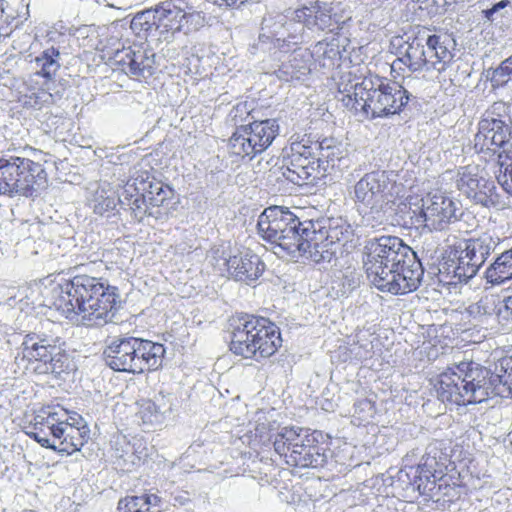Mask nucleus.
<instances>
[{
    "instance_id": "obj_23",
    "label": "nucleus",
    "mask_w": 512,
    "mask_h": 512,
    "mask_svg": "<svg viewBox=\"0 0 512 512\" xmlns=\"http://www.w3.org/2000/svg\"><path fill=\"white\" fill-rule=\"evenodd\" d=\"M134 342L135 351L131 353V357L141 362L133 365L134 374L158 369L165 353L163 345L135 337Z\"/></svg>"
},
{
    "instance_id": "obj_25",
    "label": "nucleus",
    "mask_w": 512,
    "mask_h": 512,
    "mask_svg": "<svg viewBox=\"0 0 512 512\" xmlns=\"http://www.w3.org/2000/svg\"><path fill=\"white\" fill-rule=\"evenodd\" d=\"M281 343L279 328L269 319L258 317V352L263 357L272 356Z\"/></svg>"
},
{
    "instance_id": "obj_28",
    "label": "nucleus",
    "mask_w": 512,
    "mask_h": 512,
    "mask_svg": "<svg viewBox=\"0 0 512 512\" xmlns=\"http://www.w3.org/2000/svg\"><path fill=\"white\" fill-rule=\"evenodd\" d=\"M160 498L155 494L127 496L118 503L120 512H158Z\"/></svg>"
},
{
    "instance_id": "obj_33",
    "label": "nucleus",
    "mask_w": 512,
    "mask_h": 512,
    "mask_svg": "<svg viewBox=\"0 0 512 512\" xmlns=\"http://www.w3.org/2000/svg\"><path fill=\"white\" fill-rule=\"evenodd\" d=\"M59 51L54 47L48 48L36 58V65L39 67L38 74L45 78H52L58 71L59 64Z\"/></svg>"
},
{
    "instance_id": "obj_31",
    "label": "nucleus",
    "mask_w": 512,
    "mask_h": 512,
    "mask_svg": "<svg viewBox=\"0 0 512 512\" xmlns=\"http://www.w3.org/2000/svg\"><path fill=\"white\" fill-rule=\"evenodd\" d=\"M150 451L151 448L148 447L144 440L134 439L132 444H126V450L124 453L118 454L117 456L122 458L124 463L136 466L148 458Z\"/></svg>"
},
{
    "instance_id": "obj_21",
    "label": "nucleus",
    "mask_w": 512,
    "mask_h": 512,
    "mask_svg": "<svg viewBox=\"0 0 512 512\" xmlns=\"http://www.w3.org/2000/svg\"><path fill=\"white\" fill-rule=\"evenodd\" d=\"M303 227L305 226L300 221L299 224H289L271 246H266L264 243L261 245L266 251H271L280 258L285 256H302L307 245L304 242Z\"/></svg>"
},
{
    "instance_id": "obj_34",
    "label": "nucleus",
    "mask_w": 512,
    "mask_h": 512,
    "mask_svg": "<svg viewBox=\"0 0 512 512\" xmlns=\"http://www.w3.org/2000/svg\"><path fill=\"white\" fill-rule=\"evenodd\" d=\"M130 27L138 35L150 33L153 28L156 30L154 9L136 14L131 21Z\"/></svg>"
},
{
    "instance_id": "obj_30",
    "label": "nucleus",
    "mask_w": 512,
    "mask_h": 512,
    "mask_svg": "<svg viewBox=\"0 0 512 512\" xmlns=\"http://www.w3.org/2000/svg\"><path fill=\"white\" fill-rule=\"evenodd\" d=\"M227 271L238 281H252L251 274L253 270V262L248 255L233 256L225 261Z\"/></svg>"
},
{
    "instance_id": "obj_4",
    "label": "nucleus",
    "mask_w": 512,
    "mask_h": 512,
    "mask_svg": "<svg viewBox=\"0 0 512 512\" xmlns=\"http://www.w3.org/2000/svg\"><path fill=\"white\" fill-rule=\"evenodd\" d=\"M489 372L473 363H460L440 373L434 383L442 402L469 405L485 401L489 396Z\"/></svg>"
},
{
    "instance_id": "obj_51",
    "label": "nucleus",
    "mask_w": 512,
    "mask_h": 512,
    "mask_svg": "<svg viewBox=\"0 0 512 512\" xmlns=\"http://www.w3.org/2000/svg\"><path fill=\"white\" fill-rule=\"evenodd\" d=\"M401 40H402V38H396L397 42H400Z\"/></svg>"
},
{
    "instance_id": "obj_17",
    "label": "nucleus",
    "mask_w": 512,
    "mask_h": 512,
    "mask_svg": "<svg viewBox=\"0 0 512 512\" xmlns=\"http://www.w3.org/2000/svg\"><path fill=\"white\" fill-rule=\"evenodd\" d=\"M154 58L155 54L151 50L140 45H133L116 51L111 58V63L114 69L140 79L153 74Z\"/></svg>"
},
{
    "instance_id": "obj_22",
    "label": "nucleus",
    "mask_w": 512,
    "mask_h": 512,
    "mask_svg": "<svg viewBox=\"0 0 512 512\" xmlns=\"http://www.w3.org/2000/svg\"><path fill=\"white\" fill-rule=\"evenodd\" d=\"M134 344V337L114 339L104 350L106 364L115 371L134 374L133 365L138 364V359L131 357L135 351Z\"/></svg>"
},
{
    "instance_id": "obj_35",
    "label": "nucleus",
    "mask_w": 512,
    "mask_h": 512,
    "mask_svg": "<svg viewBox=\"0 0 512 512\" xmlns=\"http://www.w3.org/2000/svg\"><path fill=\"white\" fill-rule=\"evenodd\" d=\"M279 133V125L275 119H267L258 123V146L266 149Z\"/></svg>"
},
{
    "instance_id": "obj_36",
    "label": "nucleus",
    "mask_w": 512,
    "mask_h": 512,
    "mask_svg": "<svg viewBox=\"0 0 512 512\" xmlns=\"http://www.w3.org/2000/svg\"><path fill=\"white\" fill-rule=\"evenodd\" d=\"M497 377L503 384L504 390L499 393L512 397V356L504 357L499 362V368L496 369Z\"/></svg>"
},
{
    "instance_id": "obj_7",
    "label": "nucleus",
    "mask_w": 512,
    "mask_h": 512,
    "mask_svg": "<svg viewBox=\"0 0 512 512\" xmlns=\"http://www.w3.org/2000/svg\"><path fill=\"white\" fill-rule=\"evenodd\" d=\"M22 345L23 357L29 361L36 374L61 376L73 369L64 343L57 337H47L36 333L28 334Z\"/></svg>"
},
{
    "instance_id": "obj_18",
    "label": "nucleus",
    "mask_w": 512,
    "mask_h": 512,
    "mask_svg": "<svg viewBox=\"0 0 512 512\" xmlns=\"http://www.w3.org/2000/svg\"><path fill=\"white\" fill-rule=\"evenodd\" d=\"M318 169L319 160L312 156L310 148L300 143H293L282 175L287 180L302 185L310 179H315L319 173Z\"/></svg>"
},
{
    "instance_id": "obj_5",
    "label": "nucleus",
    "mask_w": 512,
    "mask_h": 512,
    "mask_svg": "<svg viewBox=\"0 0 512 512\" xmlns=\"http://www.w3.org/2000/svg\"><path fill=\"white\" fill-rule=\"evenodd\" d=\"M455 39L447 33L408 37L400 60L412 72L446 70L454 57Z\"/></svg>"
},
{
    "instance_id": "obj_6",
    "label": "nucleus",
    "mask_w": 512,
    "mask_h": 512,
    "mask_svg": "<svg viewBox=\"0 0 512 512\" xmlns=\"http://www.w3.org/2000/svg\"><path fill=\"white\" fill-rule=\"evenodd\" d=\"M397 178L393 171L376 170L366 173L354 185L355 203L371 214L386 212L404 193V185Z\"/></svg>"
},
{
    "instance_id": "obj_42",
    "label": "nucleus",
    "mask_w": 512,
    "mask_h": 512,
    "mask_svg": "<svg viewBox=\"0 0 512 512\" xmlns=\"http://www.w3.org/2000/svg\"><path fill=\"white\" fill-rule=\"evenodd\" d=\"M419 3L418 8L428 16H433L443 12L446 6L450 4L448 0H417Z\"/></svg>"
},
{
    "instance_id": "obj_37",
    "label": "nucleus",
    "mask_w": 512,
    "mask_h": 512,
    "mask_svg": "<svg viewBox=\"0 0 512 512\" xmlns=\"http://www.w3.org/2000/svg\"><path fill=\"white\" fill-rule=\"evenodd\" d=\"M231 141L236 154L249 156L251 159L254 157L256 144L253 143L251 133L248 137L235 133Z\"/></svg>"
},
{
    "instance_id": "obj_38",
    "label": "nucleus",
    "mask_w": 512,
    "mask_h": 512,
    "mask_svg": "<svg viewBox=\"0 0 512 512\" xmlns=\"http://www.w3.org/2000/svg\"><path fill=\"white\" fill-rule=\"evenodd\" d=\"M93 209L97 214H104L116 206V199L112 194H108L104 189L97 190L94 196Z\"/></svg>"
},
{
    "instance_id": "obj_32",
    "label": "nucleus",
    "mask_w": 512,
    "mask_h": 512,
    "mask_svg": "<svg viewBox=\"0 0 512 512\" xmlns=\"http://www.w3.org/2000/svg\"><path fill=\"white\" fill-rule=\"evenodd\" d=\"M141 191L145 192L149 206L160 207L172 196V190L160 182H141Z\"/></svg>"
},
{
    "instance_id": "obj_27",
    "label": "nucleus",
    "mask_w": 512,
    "mask_h": 512,
    "mask_svg": "<svg viewBox=\"0 0 512 512\" xmlns=\"http://www.w3.org/2000/svg\"><path fill=\"white\" fill-rule=\"evenodd\" d=\"M158 403L149 399L138 402L137 417L143 424H158L164 419V415L170 411V406L164 403L165 397L157 399Z\"/></svg>"
},
{
    "instance_id": "obj_14",
    "label": "nucleus",
    "mask_w": 512,
    "mask_h": 512,
    "mask_svg": "<svg viewBox=\"0 0 512 512\" xmlns=\"http://www.w3.org/2000/svg\"><path fill=\"white\" fill-rule=\"evenodd\" d=\"M492 250L493 241L488 236L459 241L455 250V275L459 279H470L475 276Z\"/></svg>"
},
{
    "instance_id": "obj_50",
    "label": "nucleus",
    "mask_w": 512,
    "mask_h": 512,
    "mask_svg": "<svg viewBox=\"0 0 512 512\" xmlns=\"http://www.w3.org/2000/svg\"><path fill=\"white\" fill-rule=\"evenodd\" d=\"M482 308L483 307L481 305V302H478V303H475V304L469 306V312L470 313H475V312L480 313Z\"/></svg>"
},
{
    "instance_id": "obj_20",
    "label": "nucleus",
    "mask_w": 512,
    "mask_h": 512,
    "mask_svg": "<svg viewBox=\"0 0 512 512\" xmlns=\"http://www.w3.org/2000/svg\"><path fill=\"white\" fill-rule=\"evenodd\" d=\"M254 316L243 314L231 320L232 340L230 349L235 354L242 355L246 359L256 354V322Z\"/></svg>"
},
{
    "instance_id": "obj_2",
    "label": "nucleus",
    "mask_w": 512,
    "mask_h": 512,
    "mask_svg": "<svg viewBox=\"0 0 512 512\" xmlns=\"http://www.w3.org/2000/svg\"><path fill=\"white\" fill-rule=\"evenodd\" d=\"M344 106L363 111L371 118L398 113L408 101L407 91L396 82L384 83L379 78L350 77L339 84Z\"/></svg>"
},
{
    "instance_id": "obj_41",
    "label": "nucleus",
    "mask_w": 512,
    "mask_h": 512,
    "mask_svg": "<svg viewBox=\"0 0 512 512\" xmlns=\"http://www.w3.org/2000/svg\"><path fill=\"white\" fill-rule=\"evenodd\" d=\"M315 10L317 12H314V19H313V26H316L317 28L324 30L331 25V9L326 5H320L319 3L314 4Z\"/></svg>"
},
{
    "instance_id": "obj_11",
    "label": "nucleus",
    "mask_w": 512,
    "mask_h": 512,
    "mask_svg": "<svg viewBox=\"0 0 512 512\" xmlns=\"http://www.w3.org/2000/svg\"><path fill=\"white\" fill-rule=\"evenodd\" d=\"M5 170L11 190V196H32L33 192L46 183V172L40 163L28 158L11 156L4 158Z\"/></svg>"
},
{
    "instance_id": "obj_26",
    "label": "nucleus",
    "mask_w": 512,
    "mask_h": 512,
    "mask_svg": "<svg viewBox=\"0 0 512 512\" xmlns=\"http://www.w3.org/2000/svg\"><path fill=\"white\" fill-rule=\"evenodd\" d=\"M145 195V192L141 191V187H137L135 183L128 182L119 196V201L129 207L136 219L142 220L146 214L152 215V212L149 211L150 206Z\"/></svg>"
},
{
    "instance_id": "obj_9",
    "label": "nucleus",
    "mask_w": 512,
    "mask_h": 512,
    "mask_svg": "<svg viewBox=\"0 0 512 512\" xmlns=\"http://www.w3.org/2000/svg\"><path fill=\"white\" fill-rule=\"evenodd\" d=\"M511 126L509 106L502 101L494 102L478 123L474 149L479 153H496L508 145Z\"/></svg>"
},
{
    "instance_id": "obj_10",
    "label": "nucleus",
    "mask_w": 512,
    "mask_h": 512,
    "mask_svg": "<svg viewBox=\"0 0 512 512\" xmlns=\"http://www.w3.org/2000/svg\"><path fill=\"white\" fill-rule=\"evenodd\" d=\"M364 268L371 283L385 270L397 269L401 262L409 258L411 248L395 236H381L369 240L364 247Z\"/></svg>"
},
{
    "instance_id": "obj_19",
    "label": "nucleus",
    "mask_w": 512,
    "mask_h": 512,
    "mask_svg": "<svg viewBox=\"0 0 512 512\" xmlns=\"http://www.w3.org/2000/svg\"><path fill=\"white\" fill-rule=\"evenodd\" d=\"M289 224H299L293 213L279 206L268 207L258 216V236L271 246Z\"/></svg>"
},
{
    "instance_id": "obj_39",
    "label": "nucleus",
    "mask_w": 512,
    "mask_h": 512,
    "mask_svg": "<svg viewBox=\"0 0 512 512\" xmlns=\"http://www.w3.org/2000/svg\"><path fill=\"white\" fill-rule=\"evenodd\" d=\"M509 80H512V55L494 70L491 83L493 87H498L506 84Z\"/></svg>"
},
{
    "instance_id": "obj_44",
    "label": "nucleus",
    "mask_w": 512,
    "mask_h": 512,
    "mask_svg": "<svg viewBox=\"0 0 512 512\" xmlns=\"http://www.w3.org/2000/svg\"><path fill=\"white\" fill-rule=\"evenodd\" d=\"M30 100L26 102L32 107H41L45 104H51L53 103V95L47 91L41 90L37 93H32L31 96H29Z\"/></svg>"
},
{
    "instance_id": "obj_15",
    "label": "nucleus",
    "mask_w": 512,
    "mask_h": 512,
    "mask_svg": "<svg viewBox=\"0 0 512 512\" xmlns=\"http://www.w3.org/2000/svg\"><path fill=\"white\" fill-rule=\"evenodd\" d=\"M458 190L476 204L488 207L496 202L494 183L478 165L461 167L457 172Z\"/></svg>"
},
{
    "instance_id": "obj_29",
    "label": "nucleus",
    "mask_w": 512,
    "mask_h": 512,
    "mask_svg": "<svg viewBox=\"0 0 512 512\" xmlns=\"http://www.w3.org/2000/svg\"><path fill=\"white\" fill-rule=\"evenodd\" d=\"M488 282L499 285L512 279V248L503 252L487 269Z\"/></svg>"
},
{
    "instance_id": "obj_49",
    "label": "nucleus",
    "mask_w": 512,
    "mask_h": 512,
    "mask_svg": "<svg viewBox=\"0 0 512 512\" xmlns=\"http://www.w3.org/2000/svg\"><path fill=\"white\" fill-rule=\"evenodd\" d=\"M211 1L218 5L225 4L227 6H232V5H236L237 3H239V4L247 3L250 0H211Z\"/></svg>"
},
{
    "instance_id": "obj_46",
    "label": "nucleus",
    "mask_w": 512,
    "mask_h": 512,
    "mask_svg": "<svg viewBox=\"0 0 512 512\" xmlns=\"http://www.w3.org/2000/svg\"><path fill=\"white\" fill-rule=\"evenodd\" d=\"M10 176L7 170H5L4 157H0V195L11 196V190L7 177Z\"/></svg>"
},
{
    "instance_id": "obj_45",
    "label": "nucleus",
    "mask_w": 512,
    "mask_h": 512,
    "mask_svg": "<svg viewBox=\"0 0 512 512\" xmlns=\"http://www.w3.org/2000/svg\"><path fill=\"white\" fill-rule=\"evenodd\" d=\"M315 10L314 5L310 7H302L295 12V17L298 21L303 22L306 26L312 27Z\"/></svg>"
},
{
    "instance_id": "obj_48",
    "label": "nucleus",
    "mask_w": 512,
    "mask_h": 512,
    "mask_svg": "<svg viewBox=\"0 0 512 512\" xmlns=\"http://www.w3.org/2000/svg\"><path fill=\"white\" fill-rule=\"evenodd\" d=\"M501 149L502 151L498 155V163H500V160H504L507 163H512V145L508 143V145Z\"/></svg>"
},
{
    "instance_id": "obj_3",
    "label": "nucleus",
    "mask_w": 512,
    "mask_h": 512,
    "mask_svg": "<svg viewBox=\"0 0 512 512\" xmlns=\"http://www.w3.org/2000/svg\"><path fill=\"white\" fill-rule=\"evenodd\" d=\"M35 432L29 433L41 446L68 455L88 441L90 429L84 419L59 406L42 408L34 417Z\"/></svg>"
},
{
    "instance_id": "obj_24",
    "label": "nucleus",
    "mask_w": 512,
    "mask_h": 512,
    "mask_svg": "<svg viewBox=\"0 0 512 512\" xmlns=\"http://www.w3.org/2000/svg\"><path fill=\"white\" fill-rule=\"evenodd\" d=\"M303 233L305 235L304 242L305 246L304 255L309 257H316L320 254L323 257L324 252H328V248L332 245L335 240H339L336 234V230H315L308 226L303 227Z\"/></svg>"
},
{
    "instance_id": "obj_16",
    "label": "nucleus",
    "mask_w": 512,
    "mask_h": 512,
    "mask_svg": "<svg viewBox=\"0 0 512 512\" xmlns=\"http://www.w3.org/2000/svg\"><path fill=\"white\" fill-rule=\"evenodd\" d=\"M460 203L442 193L428 194L422 199L420 216L430 230L442 231L460 215Z\"/></svg>"
},
{
    "instance_id": "obj_43",
    "label": "nucleus",
    "mask_w": 512,
    "mask_h": 512,
    "mask_svg": "<svg viewBox=\"0 0 512 512\" xmlns=\"http://www.w3.org/2000/svg\"><path fill=\"white\" fill-rule=\"evenodd\" d=\"M279 158L278 157H271L270 159L264 161L263 158H261L258 161V165L261 167L260 170L264 173H269L270 177H276L278 179V175L283 171V166L279 165Z\"/></svg>"
},
{
    "instance_id": "obj_8",
    "label": "nucleus",
    "mask_w": 512,
    "mask_h": 512,
    "mask_svg": "<svg viewBox=\"0 0 512 512\" xmlns=\"http://www.w3.org/2000/svg\"><path fill=\"white\" fill-rule=\"evenodd\" d=\"M156 32L159 39L171 42L179 33L185 35L204 26V16L191 7L185 0H166L154 8Z\"/></svg>"
},
{
    "instance_id": "obj_47",
    "label": "nucleus",
    "mask_w": 512,
    "mask_h": 512,
    "mask_svg": "<svg viewBox=\"0 0 512 512\" xmlns=\"http://www.w3.org/2000/svg\"><path fill=\"white\" fill-rule=\"evenodd\" d=\"M508 4L509 0H499L498 2L494 3L491 8L483 11L485 18L492 21L494 19V14L504 9Z\"/></svg>"
},
{
    "instance_id": "obj_1",
    "label": "nucleus",
    "mask_w": 512,
    "mask_h": 512,
    "mask_svg": "<svg viewBox=\"0 0 512 512\" xmlns=\"http://www.w3.org/2000/svg\"><path fill=\"white\" fill-rule=\"evenodd\" d=\"M117 288L100 278L77 275L57 283L50 291V305L66 318L87 326H103L116 313Z\"/></svg>"
},
{
    "instance_id": "obj_40",
    "label": "nucleus",
    "mask_w": 512,
    "mask_h": 512,
    "mask_svg": "<svg viewBox=\"0 0 512 512\" xmlns=\"http://www.w3.org/2000/svg\"><path fill=\"white\" fill-rule=\"evenodd\" d=\"M496 178L502 188L509 194H512V163L500 160L499 170Z\"/></svg>"
},
{
    "instance_id": "obj_12",
    "label": "nucleus",
    "mask_w": 512,
    "mask_h": 512,
    "mask_svg": "<svg viewBox=\"0 0 512 512\" xmlns=\"http://www.w3.org/2000/svg\"><path fill=\"white\" fill-rule=\"evenodd\" d=\"M313 440L303 428L285 427L277 435L274 446L277 453L287 458V463L308 467L313 465Z\"/></svg>"
},
{
    "instance_id": "obj_13",
    "label": "nucleus",
    "mask_w": 512,
    "mask_h": 512,
    "mask_svg": "<svg viewBox=\"0 0 512 512\" xmlns=\"http://www.w3.org/2000/svg\"><path fill=\"white\" fill-rule=\"evenodd\" d=\"M423 276V269L419 262L413 259H405L397 269L385 270L372 284L382 292H389L395 295L407 294L415 291L420 285Z\"/></svg>"
}]
</instances>
